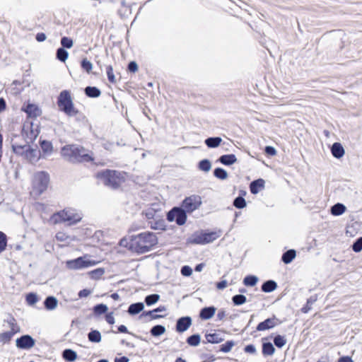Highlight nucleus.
I'll list each match as a JSON object with an SVG mask.
<instances>
[{"label":"nucleus","instance_id":"obj_20","mask_svg":"<svg viewBox=\"0 0 362 362\" xmlns=\"http://www.w3.org/2000/svg\"><path fill=\"white\" fill-rule=\"evenodd\" d=\"M218 161L224 165L230 166L237 162V158L233 153L224 154L218 158Z\"/></svg>","mask_w":362,"mask_h":362},{"label":"nucleus","instance_id":"obj_36","mask_svg":"<svg viewBox=\"0 0 362 362\" xmlns=\"http://www.w3.org/2000/svg\"><path fill=\"white\" fill-rule=\"evenodd\" d=\"M151 228L154 230H167L165 221L163 219H159L157 221H154L153 222H151Z\"/></svg>","mask_w":362,"mask_h":362},{"label":"nucleus","instance_id":"obj_44","mask_svg":"<svg viewBox=\"0 0 362 362\" xmlns=\"http://www.w3.org/2000/svg\"><path fill=\"white\" fill-rule=\"evenodd\" d=\"M107 306L105 304H98L93 308V313L95 316H100L107 311Z\"/></svg>","mask_w":362,"mask_h":362},{"label":"nucleus","instance_id":"obj_11","mask_svg":"<svg viewBox=\"0 0 362 362\" xmlns=\"http://www.w3.org/2000/svg\"><path fill=\"white\" fill-rule=\"evenodd\" d=\"M279 323V319L274 315L272 317L259 322L256 327V330L258 332L266 331L274 328Z\"/></svg>","mask_w":362,"mask_h":362},{"label":"nucleus","instance_id":"obj_10","mask_svg":"<svg viewBox=\"0 0 362 362\" xmlns=\"http://www.w3.org/2000/svg\"><path fill=\"white\" fill-rule=\"evenodd\" d=\"M202 198L199 195L193 194L185 197L180 206L187 212L192 213L202 205Z\"/></svg>","mask_w":362,"mask_h":362},{"label":"nucleus","instance_id":"obj_5","mask_svg":"<svg viewBox=\"0 0 362 362\" xmlns=\"http://www.w3.org/2000/svg\"><path fill=\"white\" fill-rule=\"evenodd\" d=\"M220 236L216 231H206L200 230L195 231L186 242L192 245H206L211 243Z\"/></svg>","mask_w":362,"mask_h":362},{"label":"nucleus","instance_id":"obj_55","mask_svg":"<svg viewBox=\"0 0 362 362\" xmlns=\"http://www.w3.org/2000/svg\"><path fill=\"white\" fill-rule=\"evenodd\" d=\"M200 358L204 359V362H214L216 361V357L213 354H202Z\"/></svg>","mask_w":362,"mask_h":362},{"label":"nucleus","instance_id":"obj_37","mask_svg":"<svg viewBox=\"0 0 362 362\" xmlns=\"http://www.w3.org/2000/svg\"><path fill=\"white\" fill-rule=\"evenodd\" d=\"M233 205L238 209L245 208L247 205L245 198L242 195H238L233 202Z\"/></svg>","mask_w":362,"mask_h":362},{"label":"nucleus","instance_id":"obj_22","mask_svg":"<svg viewBox=\"0 0 362 362\" xmlns=\"http://www.w3.org/2000/svg\"><path fill=\"white\" fill-rule=\"evenodd\" d=\"M278 287L277 283L274 280H267L261 286V290L264 293H271L275 291Z\"/></svg>","mask_w":362,"mask_h":362},{"label":"nucleus","instance_id":"obj_53","mask_svg":"<svg viewBox=\"0 0 362 362\" xmlns=\"http://www.w3.org/2000/svg\"><path fill=\"white\" fill-rule=\"evenodd\" d=\"M105 273V271L102 268L96 269L95 270L91 271L89 274L91 278L93 279H98L100 278L103 274Z\"/></svg>","mask_w":362,"mask_h":362},{"label":"nucleus","instance_id":"obj_2","mask_svg":"<svg viewBox=\"0 0 362 362\" xmlns=\"http://www.w3.org/2000/svg\"><path fill=\"white\" fill-rule=\"evenodd\" d=\"M62 156L71 163H82L93 160L87 150L78 145H67L62 148Z\"/></svg>","mask_w":362,"mask_h":362},{"label":"nucleus","instance_id":"obj_40","mask_svg":"<svg viewBox=\"0 0 362 362\" xmlns=\"http://www.w3.org/2000/svg\"><path fill=\"white\" fill-rule=\"evenodd\" d=\"M68 56L69 53L64 47L57 49L56 57L58 60L62 62H65L68 58Z\"/></svg>","mask_w":362,"mask_h":362},{"label":"nucleus","instance_id":"obj_31","mask_svg":"<svg viewBox=\"0 0 362 362\" xmlns=\"http://www.w3.org/2000/svg\"><path fill=\"white\" fill-rule=\"evenodd\" d=\"M58 300L54 296L47 297L45 302V306L47 310H54L57 306Z\"/></svg>","mask_w":362,"mask_h":362},{"label":"nucleus","instance_id":"obj_1","mask_svg":"<svg viewBox=\"0 0 362 362\" xmlns=\"http://www.w3.org/2000/svg\"><path fill=\"white\" fill-rule=\"evenodd\" d=\"M157 244L156 235L149 231L129 235L128 238L124 237L119 241L120 246L125 247L137 254L148 252Z\"/></svg>","mask_w":362,"mask_h":362},{"label":"nucleus","instance_id":"obj_59","mask_svg":"<svg viewBox=\"0 0 362 362\" xmlns=\"http://www.w3.org/2000/svg\"><path fill=\"white\" fill-rule=\"evenodd\" d=\"M228 283L226 280H221L216 283V286L219 290H223L227 287Z\"/></svg>","mask_w":362,"mask_h":362},{"label":"nucleus","instance_id":"obj_49","mask_svg":"<svg viewBox=\"0 0 362 362\" xmlns=\"http://www.w3.org/2000/svg\"><path fill=\"white\" fill-rule=\"evenodd\" d=\"M41 148L44 153L49 154L52 151L53 146L51 142L42 141L41 142Z\"/></svg>","mask_w":362,"mask_h":362},{"label":"nucleus","instance_id":"obj_13","mask_svg":"<svg viewBox=\"0 0 362 362\" xmlns=\"http://www.w3.org/2000/svg\"><path fill=\"white\" fill-rule=\"evenodd\" d=\"M35 345V340L30 335H23L16 339V346L23 349H29Z\"/></svg>","mask_w":362,"mask_h":362},{"label":"nucleus","instance_id":"obj_24","mask_svg":"<svg viewBox=\"0 0 362 362\" xmlns=\"http://www.w3.org/2000/svg\"><path fill=\"white\" fill-rule=\"evenodd\" d=\"M222 142V139L220 136H211L205 139L204 144L209 148H215L219 146Z\"/></svg>","mask_w":362,"mask_h":362},{"label":"nucleus","instance_id":"obj_3","mask_svg":"<svg viewBox=\"0 0 362 362\" xmlns=\"http://www.w3.org/2000/svg\"><path fill=\"white\" fill-rule=\"evenodd\" d=\"M83 214L81 211L73 208H66L52 216L54 223L60 222H68L69 225L76 224L81 221Z\"/></svg>","mask_w":362,"mask_h":362},{"label":"nucleus","instance_id":"obj_29","mask_svg":"<svg viewBox=\"0 0 362 362\" xmlns=\"http://www.w3.org/2000/svg\"><path fill=\"white\" fill-rule=\"evenodd\" d=\"M64 359L68 362H73L77 358V354L72 349H65L62 353Z\"/></svg>","mask_w":362,"mask_h":362},{"label":"nucleus","instance_id":"obj_62","mask_svg":"<svg viewBox=\"0 0 362 362\" xmlns=\"http://www.w3.org/2000/svg\"><path fill=\"white\" fill-rule=\"evenodd\" d=\"M90 294V291H89L88 289H83L79 291L78 296L80 298H84V297L88 296Z\"/></svg>","mask_w":362,"mask_h":362},{"label":"nucleus","instance_id":"obj_17","mask_svg":"<svg viewBox=\"0 0 362 362\" xmlns=\"http://www.w3.org/2000/svg\"><path fill=\"white\" fill-rule=\"evenodd\" d=\"M265 182L262 178H259L250 183V191L252 194H257L264 188Z\"/></svg>","mask_w":362,"mask_h":362},{"label":"nucleus","instance_id":"obj_41","mask_svg":"<svg viewBox=\"0 0 362 362\" xmlns=\"http://www.w3.org/2000/svg\"><path fill=\"white\" fill-rule=\"evenodd\" d=\"M246 301V296L243 294H236L232 297V302L234 305H241Z\"/></svg>","mask_w":362,"mask_h":362},{"label":"nucleus","instance_id":"obj_26","mask_svg":"<svg viewBox=\"0 0 362 362\" xmlns=\"http://www.w3.org/2000/svg\"><path fill=\"white\" fill-rule=\"evenodd\" d=\"M346 209L344 204L337 203L331 207L330 211L333 216H340L345 212Z\"/></svg>","mask_w":362,"mask_h":362},{"label":"nucleus","instance_id":"obj_57","mask_svg":"<svg viewBox=\"0 0 362 362\" xmlns=\"http://www.w3.org/2000/svg\"><path fill=\"white\" fill-rule=\"evenodd\" d=\"M138 70V64L135 61H131L127 66V71L130 73H135Z\"/></svg>","mask_w":362,"mask_h":362},{"label":"nucleus","instance_id":"obj_50","mask_svg":"<svg viewBox=\"0 0 362 362\" xmlns=\"http://www.w3.org/2000/svg\"><path fill=\"white\" fill-rule=\"evenodd\" d=\"M6 235L3 232L0 231V253L6 249Z\"/></svg>","mask_w":362,"mask_h":362},{"label":"nucleus","instance_id":"obj_27","mask_svg":"<svg viewBox=\"0 0 362 362\" xmlns=\"http://www.w3.org/2000/svg\"><path fill=\"white\" fill-rule=\"evenodd\" d=\"M166 331L165 326L162 325H156L151 327L150 334L154 337H158L163 334Z\"/></svg>","mask_w":362,"mask_h":362},{"label":"nucleus","instance_id":"obj_12","mask_svg":"<svg viewBox=\"0 0 362 362\" xmlns=\"http://www.w3.org/2000/svg\"><path fill=\"white\" fill-rule=\"evenodd\" d=\"M192 324V319L189 316L179 317L176 321L175 330L178 333L187 331Z\"/></svg>","mask_w":362,"mask_h":362},{"label":"nucleus","instance_id":"obj_39","mask_svg":"<svg viewBox=\"0 0 362 362\" xmlns=\"http://www.w3.org/2000/svg\"><path fill=\"white\" fill-rule=\"evenodd\" d=\"M257 281L258 278L255 275H247L243 279V284L246 286H254Z\"/></svg>","mask_w":362,"mask_h":362},{"label":"nucleus","instance_id":"obj_30","mask_svg":"<svg viewBox=\"0 0 362 362\" xmlns=\"http://www.w3.org/2000/svg\"><path fill=\"white\" fill-rule=\"evenodd\" d=\"M86 95L89 98H98L100 95V90L94 86H87L85 90Z\"/></svg>","mask_w":362,"mask_h":362},{"label":"nucleus","instance_id":"obj_14","mask_svg":"<svg viewBox=\"0 0 362 362\" xmlns=\"http://www.w3.org/2000/svg\"><path fill=\"white\" fill-rule=\"evenodd\" d=\"M97 177L98 178L99 181L103 185L108 186L111 188H113V176L112 175L111 170H106L105 171L99 172L97 174Z\"/></svg>","mask_w":362,"mask_h":362},{"label":"nucleus","instance_id":"obj_54","mask_svg":"<svg viewBox=\"0 0 362 362\" xmlns=\"http://www.w3.org/2000/svg\"><path fill=\"white\" fill-rule=\"evenodd\" d=\"M63 47L71 48L73 46V40L67 37H63L61 40Z\"/></svg>","mask_w":362,"mask_h":362},{"label":"nucleus","instance_id":"obj_38","mask_svg":"<svg viewBox=\"0 0 362 362\" xmlns=\"http://www.w3.org/2000/svg\"><path fill=\"white\" fill-rule=\"evenodd\" d=\"M127 174L115 170V189L119 187V184L124 182Z\"/></svg>","mask_w":362,"mask_h":362},{"label":"nucleus","instance_id":"obj_45","mask_svg":"<svg viewBox=\"0 0 362 362\" xmlns=\"http://www.w3.org/2000/svg\"><path fill=\"white\" fill-rule=\"evenodd\" d=\"M89 341L91 342L98 343L101 341V334L99 331L93 330L88 333Z\"/></svg>","mask_w":362,"mask_h":362},{"label":"nucleus","instance_id":"obj_6","mask_svg":"<svg viewBox=\"0 0 362 362\" xmlns=\"http://www.w3.org/2000/svg\"><path fill=\"white\" fill-rule=\"evenodd\" d=\"M49 181V177L47 173L42 171L35 173L33 179V192L40 195L47 189Z\"/></svg>","mask_w":362,"mask_h":362},{"label":"nucleus","instance_id":"obj_34","mask_svg":"<svg viewBox=\"0 0 362 362\" xmlns=\"http://www.w3.org/2000/svg\"><path fill=\"white\" fill-rule=\"evenodd\" d=\"M213 173H214V177H216V178L221 180H224L227 179V177L228 176L227 171L225 169L220 168V167L216 168L214 170Z\"/></svg>","mask_w":362,"mask_h":362},{"label":"nucleus","instance_id":"obj_35","mask_svg":"<svg viewBox=\"0 0 362 362\" xmlns=\"http://www.w3.org/2000/svg\"><path fill=\"white\" fill-rule=\"evenodd\" d=\"M198 168L205 173L209 172L211 168V163L207 159H202L198 163Z\"/></svg>","mask_w":362,"mask_h":362},{"label":"nucleus","instance_id":"obj_8","mask_svg":"<svg viewBox=\"0 0 362 362\" xmlns=\"http://www.w3.org/2000/svg\"><path fill=\"white\" fill-rule=\"evenodd\" d=\"M187 213L181 206L173 207L166 214V219L169 222L175 221L178 226L185 224L187 219Z\"/></svg>","mask_w":362,"mask_h":362},{"label":"nucleus","instance_id":"obj_56","mask_svg":"<svg viewBox=\"0 0 362 362\" xmlns=\"http://www.w3.org/2000/svg\"><path fill=\"white\" fill-rule=\"evenodd\" d=\"M264 153L268 156H274L276 154V148L272 146H267L264 148Z\"/></svg>","mask_w":362,"mask_h":362},{"label":"nucleus","instance_id":"obj_32","mask_svg":"<svg viewBox=\"0 0 362 362\" xmlns=\"http://www.w3.org/2000/svg\"><path fill=\"white\" fill-rule=\"evenodd\" d=\"M160 299V295L158 293H153L148 295L144 298V303L147 306H151L156 304Z\"/></svg>","mask_w":362,"mask_h":362},{"label":"nucleus","instance_id":"obj_16","mask_svg":"<svg viewBox=\"0 0 362 362\" xmlns=\"http://www.w3.org/2000/svg\"><path fill=\"white\" fill-rule=\"evenodd\" d=\"M216 308L214 305L204 307L199 311V317L203 320L211 319L216 313Z\"/></svg>","mask_w":362,"mask_h":362},{"label":"nucleus","instance_id":"obj_64","mask_svg":"<svg viewBox=\"0 0 362 362\" xmlns=\"http://www.w3.org/2000/svg\"><path fill=\"white\" fill-rule=\"evenodd\" d=\"M129 359L127 356H121L115 358V362H129Z\"/></svg>","mask_w":362,"mask_h":362},{"label":"nucleus","instance_id":"obj_19","mask_svg":"<svg viewBox=\"0 0 362 362\" xmlns=\"http://www.w3.org/2000/svg\"><path fill=\"white\" fill-rule=\"evenodd\" d=\"M266 339H262V353L264 356H272L275 352V348L270 341H265Z\"/></svg>","mask_w":362,"mask_h":362},{"label":"nucleus","instance_id":"obj_21","mask_svg":"<svg viewBox=\"0 0 362 362\" xmlns=\"http://www.w3.org/2000/svg\"><path fill=\"white\" fill-rule=\"evenodd\" d=\"M206 341H203V344H219L224 340V338L217 333H207L205 334Z\"/></svg>","mask_w":362,"mask_h":362},{"label":"nucleus","instance_id":"obj_28","mask_svg":"<svg viewBox=\"0 0 362 362\" xmlns=\"http://www.w3.org/2000/svg\"><path fill=\"white\" fill-rule=\"evenodd\" d=\"M186 342L190 346H197L201 342V336L199 334H193L186 339Z\"/></svg>","mask_w":362,"mask_h":362},{"label":"nucleus","instance_id":"obj_52","mask_svg":"<svg viewBox=\"0 0 362 362\" xmlns=\"http://www.w3.org/2000/svg\"><path fill=\"white\" fill-rule=\"evenodd\" d=\"M37 296L33 293H28L26 296V301L29 305H34L37 302Z\"/></svg>","mask_w":362,"mask_h":362},{"label":"nucleus","instance_id":"obj_4","mask_svg":"<svg viewBox=\"0 0 362 362\" xmlns=\"http://www.w3.org/2000/svg\"><path fill=\"white\" fill-rule=\"evenodd\" d=\"M13 151L18 156H22L30 163H37L40 158V152L37 147L33 148L30 145H12Z\"/></svg>","mask_w":362,"mask_h":362},{"label":"nucleus","instance_id":"obj_58","mask_svg":"<svg viewBox=\"0 0 362 362\" xmlns=\"http://www.w3.org/2000/svg\"><path fill=\"white\" fill-rule=\"evenodd\" d=\"M244 351L247 354H257V349L254 344H247L244 348Z\"/></svg>","mask_w":362,"mask_h":362},{"label":"nucleus","instance_id":"obj_18","mask_svg":"<svg viewBox=\"0 0 362 362\" xmlns=\"http://www.w3.org/2000/svg\"><path fill=\"white\" fill-rule=\"evenodd\" d=\"M331 153L332 155L337 159H340L342 158L345 154V150L342 146V144L339 142H334L331 148Z\"/></svg>","mask_w":362,"mask_h":362},{"label":"nucleus","instance_id":"obj_33","mask_svg":"<svg viewBox=\"0 0 362 362\" xmlns=\"http://www.w3.org/2000/svg\"><path fill=\"white\" fill-rule=\"evenodd\" d=\"M24 110L29 116L37 117L40 115L39 108L33 104H28Z\"/></svg>","mask_w":362,"mask_h":362},{"label":"nucleus","instance_id":"obj_9","mask_svg":"<svg viewBox=\"0 0 362 362\" xmlns=\"http://www.w3.org/2000/svg\"><path fill=\"white\" fill-rule=\"evenodd\" d=\"M96 262L90 260L87 255L69 260L66 262V267L69 269H82L96 264Z\"/></svg>","mask_w":362,"mask_h":362},{"label":"nucleus","instance_id":"obj_47","mask_svg":"<svg viewBox=\"0 0 362 362\" xmlns=\"http://www.w3.org/2000/svg\"><path fill=\"white\" fill-rule=\"evenodd\" d=\"M351 249L355 252H360L362 250V237H359L354 240Z\"/></svg>","mask_w":362,"mask_h":362},{"label":"nucleus","instance_id":"obj_63","mask_svg":"<svg viewBox=\"0 0 362 362\" xmlns=\"http://www.w3.org/2000/svg\"><path fill=\"white\" fill-rule=\"evenodd\" d=\"M337 362H354L350 356H341L338 359Z\"/></svg>","mask_w":362,"mask_h":362},{"label":"nucleus","instance_id":"obj_46","mask_svg":"<svg viewBox=\"0 0 362 362\" xmlns=\"http://www.w3.org/2000/svg\"><path fill=\"white\" fill-rule=\"evenodd\" d=\"M12 330H13V332H4V333L1 334H0V341L6 342V341H9L11 339L12 336L13 335L14 332H16L14 329V325L13 323H12Z\"/></svg>","mask_w":362,"mask_h":362},{"label":"nucleus","instance_id":"obj_42","mask_svg":"<svg viewBox=\"0 0 362 362\" xmlns=\"http://www.w3.org/2000/svg\"><path fill=\"white\" fill-rule=\"evenodd\" d=\"M234 345L235 342L233 340H228L219 346V351L223 353H228Z\"/></svg>","mask_w":362,"mask_h":362},{"label":"nucleus","instance_id":"obj_15","mask_svg":"<svg viewBox=\"0 0 362 362\" xmlns=\"http://www.w3.org/2000/svg\"><path fill=\"white\" fill-rule=\"evenodd\" d=\"M165 315L157 314L154 310L148 311H143V313L139 316V320H143L144 322H148L153 320L165 317Z\"/></svg>","mask_w":362,"mask_h":362},{"label":"nucleus","instance_id":"obj_60","mask_svg":"<svg viewBox=\"0 0 362 362\" xmlns=\"http://www.w3.org/2000/svg\"><path fill=\"white\" fill-rule=\"evenodd\" d=\"M56 238L59 241H65L68 239V236L63 232H58L56 234Z\"/></svg>","mask_w":362,"mask_h":362},{"label":"nucleus","instance_id":"obj_48","mask_svg":"<svg viewBox=\"0 0 362 362\" xmlns=\"http://www.w3.org/2000/svg\"><path fill=\"white\" fill-rule=\"evenodd\" d=\"M82 69L88 74H90L93 69V64L86 58L83 59L81 63Z\"/></svg>","mask_w":362,"mask_h":362},{"label":"nucleus","instance_id":"obj_61","mask_svg":"<svg viewBox=\"0 0 362 362\" xmlns=\"http://www.w3.org/2000/svg\"><path fill=\"white\" fill-rule=\"evenodd\" d=\"M226 316V313L225 310H223V309L219 310L216 315V317L218 320H223Z\"/></svg>","mask_w":362,"mask_h":362},{"label":"nucleus","instance_id":"obj_43","mask_svg":"<svg viewBox=\"0 0 362 362\" xmlns=\"http://www.w3.org/2000/svg\"><path fill=\"white\" fill-rule=\"evenodd\" d=\"M286 344V339L284 336L277 334L274 338V344L279 349L282 348Z\"/></svg>","mask_w":362,"mask_h":362},{"label":"nucleus","instance_id":"obj_25","mask_svg":"<svg viewBox=\"0 0 362 362\" xmlns=\"http://www.w3.org/2000/svg\"><path fill=\"white\" fill-rule=\"evenodd\" d=\"M296 252L294 249H290L284 252L281 256V261L286 264H290L296 257Z\"/></svg>","mask_w":362,"mask_h":362},{"label":"nucleus","instance_id":"obj_23","mask_svg":"<svg viewBox=\"0 0 362 362\" xmlns=\"http://www.w3.org/2000/svg\"><path fill=\"white\" fill-rule=\"evenodd\" d=\"M144 309V303L142 302H137L132 303L128 308V313L130 315H136L141 313Z\"/></svg>","mask_w":362,"mask_h":362},{"label":"nucleus","instance_id":"obj_7","mask_svg":"<svg viewBox=\"0 0 362 362\" xmlns=\"http://www.w3.org/2000/svg\"><path fill=\"white\" fill-rule=\"evenodd\" d=\"M57 103L60 110L68 115H76V112L74 110L72 99L68 90H63L60 93Z\"/></svg>","mask_w":362,"mask_h":362},{"label":"nucleus","instance_id":"obj_51","mask_svg":"<svg viewBox=\"0 0 362 362\" xmlns=\"http://www.w3.org/2000/svg\"><path fill=\"white\" fill-rule=\"evenodd\" d=\"M192 269L188 265H184L181 267L180 273L182 276L188 277L192 274Z\"/></svg>","mask_w":362,"mask_h":362}]
</instances>
